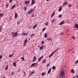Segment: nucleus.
Listing matches in <instances>:
<instances>
[{
    "mask_svg": "<svg viewBox=\"0 0 78 78\" xmlns=\"http://www.w3.org/2000/svg\"><path fill=\"white\" fill-rule=\"evenodd\" d=\"M41 44H44V41H42Z\"/></svg>",
    "mask_w": 78,
    "mask_h": 78,
    "instance_id": "de8ad7c7",
    "label": "nucleus"
},
{
    "mask_svg": "<svg viewBox=\"0 0 78 78\" xmlns=\"http://www.w3.org/2000/svg\"><path fill=\"white\" fill-rule=\"evenodd\" d=\"M67 4H68V2H65L63 3V6H66L67 5Z\"/></svg>",
    "mask_w": 78,
    "mask_h": 78,
    "instance_id": "423d86ee",
    "label": "nucleus"
},
{
    "mask_svg": "<svg viewBox=\"0 0 78 78\" xmlns=\"http://www.w3.org/2000/svg\"><path fill=\"white\" fill-rule=\"evenodd\" d=\"M51 68L49 69L48 71V74H49V73H50V72H51Z\"/></svg>",
    "mask_w": 78,
    "mask_h": 78,
    "instance_id": "f8f14e48",
    "label": "nucleus"
},
{
    "mask_svg": "<svg viewBox=\"0 0 78 78\" xmlns=\"http://www.w3.org/2000/svg\"><path fill=\"white\" fill-rule=\"evenodd\" d=\"M33 60H32L33 62H34L36 60V56H34L33 58Z\"/></svg>",
    "mask_w": 78,
    "mask_h": 78,
    "instance_id": "39448f33",
    "label": "nucleus"
},
{
    "mask_svg": "<svg viewBox=\"0 0 78 78\" xmlns=\"http://www.w3.org/2000/svg\"><path fill=\"white\" fill-rule=\"evenodd\" d=\"M73 78H75V77H73Z\"/></svg>",
    "mask_w": 78,
    "mask_h": 78,
    "instance_id": "69168bd1",
    "label": "nucleus"
},
{
    "mask_svg": "<svg viewBox=\"0 0 78 78\" xmlns=\"http://www.w3.org/2000/svg\"><path fill=\"white\" fill-rule=\"evenodd\" d=\"M34 3H35V1H34V0H32L31 6L33 5V4H34Z\"/></svg>",
    "mask_w": 78,
    "mask_h": 78,
    "instance_id": "6e6552de",
    "label": "nucleus"
},
{
    "mask_svg": "<svg viewBox=\"0 0 78 78\" xmlns=\"http://www.w3.org/2000/svg\"><path fill=\"white\" fill-rule=\"evenodd\" d=\"M1 26H0V30H1Z\"/></svg>",
    "mask_w": 78,
    "mask_h": 78,
    "instance_id": "4d7b16f0",
    "label": "nucleus"
},
{
    "mask_svg": "<svg viewBox=\"0 0 78 78\" xmlns=\"http://www.w3.org/2000/svg\"><path fill=\"white\" fill-rule=\"evenodd\" d=\"M32 17H35V15L33 14L32 16H31Z\"/></svg>",
    "mask_w": 78,
    "mask_h": 78,
    "instance_id": "c9c22d12",
    "label": "nucleus"
},
{
    "mask_svg": "<svg viewBox=\"0 0 78 78\" xmlns=\"http://www.w3.org/2000/svg\"><path fill=\"white\" fill-rule=\"evenodd\" d=\"M47 33H45L44 34V37L45 38H46L47 37Z\"/></svg>",
    "mask_w": 78,
    "mask_h": 78,
    "instance_id": "412c9836",
    "label": "nucleus"
},
{
    "mask_svg": "<svg viewBox=\"0 0 78 78\" xmlns=\"http://www.w3.org/2000/svg\"><path fill=\"white\" fill-rule=\"evenodd\" d=\"M1 19H0V20H1Z\"/></svg>",
    "mask_w": 78,
    "mask_h": 78,
    "instance_id": "338daca9",
    "label": "nucleus"
},
{
    "mask_svg": "<svg viewBox=\"0 0 78 78\" xmlns=\"http://www.w3.org/2000/svg\"><path fill=\"white\" fill-rule=\"evenodd\" d=\"M70 50L72 51V49H71Z\"/></svg>",
    "mask_w": 78,
    "mask_h": 78,
    "instance_id": "0e129e2a",
    "label": "nucleus"
},
{
    "mask_svg": "<svg viewBox=\"0 0 78 78\" xmlns=\"http://www.w3.org/2000/svg\"><path fill=\"white\" fill-rule=\"evenodd\" d=\"M76 77H77V78H78V76H76Z\"/></svg>",
    "mask_w": 78,
    "mask_h": 78,
    "instance_id": "052dcab7",
    "label": "nucleus"
},
{
    "mask_svg": "<svg viewBox=\"0 0 78 78\" xmlns=\"http://www.w3.org/2000/svg\"><path fill=\"white\" fill-rule=\"evenodd\" d=\"M13 66L15 67H16V62H14L13 63Z\"/></svg>",
    "mask_w": 78,
    "mask_h": 78,
    "instance_id": "72a5a7b5",
    "label": "nucleus"
},
{
    "mask_svg": "<svg viewBox=\"0 0 78 78\" xmlns=\"http://www.w3.org/2000/svg\"><path fill=\"white\" fill-rule=\"evenodd\" d=\"M64 22H65L64 21H62L61 23H59V25H63Z\"/></svg>",
    "mask_w": 78,
    "mask_h": 78,
    "instance_id": "9b49d317",
    "label": "nucleus"
},
{
    "mask_svg": "<svg viewBox=\"0 0 78 78\" xmlns=\"http://www.w3.org/2000/svg\"><path fill=\"white\" fill-rule=\"evenodd\" d=\"M75 28L78 29V24H75Z\"/></svg>",
    "mask_w": 78,
    "mask_h": 78,
    "instance_id": "a211bd4d",
    "label": "nucleus"
},
{
    "mask_svg": "<svg viewBox=\"0 0 78 78\" xmlns=\"http://www.w3.org/2000/svg\"><path fill=\"white\" fill-rule=\"evenodd\" d=\"M37 27V24H35L34 26L33 27V29H34L35 28H36V27Z\"/></svg>",
    "mask_w": 78,
    "mask_h": 78,
    "instance_id": "393cba45",
    "label": "nucleus"
},
{
    "mask_svg": "<svg viewBox=\"0 0 78 78\" xmlns=\"http://www.w3.org/2000/svg\"><path fill=\"white\" fill-rule=\"evenodd\" d=\"M36 64V63H34L33 64H32L31 65V67H33V66H35V65Z\"/></svg>",
    "mask_w": 78,
    "mask_h": 78,
    "instance_id": "5701e85b",
    "label": "nucleus"
},
{
    "mask_svg": "<svg viewBox=\"0 0 78 78\" xmlns=\"http://www.w3.org/2000/svg\"><path fill=\"white\" fill-rule=\"evenodd\" d=\"M8 69V66L7 65V67H6L5 68V70H7V69Z\"/></svg>",
    "mask_w": 78,
    "mask_h": 78,
    "instance_id": "7c9ffc66",
    "label": "nucleus"
},
{
    "mask_svg": "<svg viewBox=\"0 0 78 78\" xmlns=\"http://www.w3.org/2000/svg\"><path fill=\"white\" fill-rule=\"evenodd\" d=\"M47 40L48 41H51L52 40H51V37H50L48 38L47 39Z\"/></svg>",
    "mask_w": 78,
    "mask_h": 78,
    "instance_id": "4468645a",
    "label": "nucleus"
},
{
    "mask_svg": "<svg viewBox=\"0 0 78 78\" xmlns=\"http://www.w3.org/2000/svg\"><path fill=\"white\" fill-rule=\"evenodd\" d=\"M44 58L43 56H42L39 58L38 59V61L39 62Z\"/></svg>",
    "mask_w": 78,
    "mask_h": 78,
    "instance_id": "0eeeda50",
    "label": "nucleus"
},
{
    "mask_svg": "<svg viewBox=\"0 0 78 78\" xmlns=\"http://www.w3.org/2000/svg\"><path fill=\"white\" fill-rule=\"evenodd\" d=\"M24 9H25V10H27V7H24Z\"/></svg>",
    "mask_w": 78,
    "mask_h": 78,
    "instance_id": "37998d69",
    "label": "nucleus"
},
{
    "mask_svg": "<svg viewBox=\"0 0 78 78\" xmlns=\"http://www.w3.org/2000/svg\"><path fill=\"white\" fill-rule=\"evenodd\" d=\"M58 48L57 49L55 50L53 52H54V53H55V52H56V51H57V50H58Z\"/></svg>",
    "mask_w": 78,
    "mask_h": 78,
    "instance_id": "58836bf2",
    "label": "nucleus"
},
{
    "mask_svg": "<svg viewBox=\"0 0 78 78\" xmlns=\"http://www.w3.org/2000/svg\"><path fill=\"white\" fill-rule=\"evenodd\" d=\"M49 65H50V64L48 63L47 65V67H48V66H49Z\"/></svg>",
    "mask_w": 78,
    "mask_h": 78,
    "instance_id": "49530a36",
    "label": "nucleus"
},
{
    "mask_svg": "<svg viewBox=\"0 0 78 78\" xmlns=\"http://www.w3.org/2000/svg\"><path fill=\"white\" fill-rule=\"evenodd\" d=\"M62 17V15H59V17H60V18H61V17Z\"/></svg>",
    "mask_w": 78,
    "mask_h": 78,
    "instance_id": "79ce46f5",
    "label": "nucleus"
},
{
    "mask_svg": "<svg viewBox=\"0 0 78 78\" xmlns=\"http://www.w3.org/2000/svg\"><path fill=\"white\" fill-rule=\"evenodd\" d=\"M75 37H73V39H75Z\"/></svg>",
    "mask_w": 78,
    "mask_h": 78,
    "instance_id": "5fc2aeb1",
    "label": "nucleus"
},
{
    "mask_svg": "<svg viewBox=\"0 0 78 78\" xmlns=\"http://www.w3.org/2000/svg\"><path fill=\"white\" fill-rule=\"evenodd\" d=\"M54 53H55L54 52H52V53L49 56V58L51 57V56H52V55H53Z\"/></svg>",
    "mask_w": 78,
    "mask_h": 78,
    "instance_id": "6ab92c4d",
    "label": "nucleus"
},
{
    "mask_svg": "<svg viewBox=\"0 0 78 78\" xmlns=\"http://www.w3.org/2000/svg\"><path fill=\"white\" fill-rule=\"evenodd\" d=\"M3 78H5V77L4 76Z\"/></svg>",
    "mask_w": 78,
    "mask_h": 78,
    "instance_id": "680f3d73",
    "label": "nucleus"
},
{
    "mask_svg": "<svg viewBox=\"0 0 78 78\" xmlns=\"http://www.w3.org/2000/svg\"><path fill=\"white\" fill-rule=\"evenodd\" d=\"M12 2V0H10L9 1V2H10V3H11Z\"/></svg>",
    "mask_w": 78,
    "mask_h": 78,
    "instance_id": "ea45409f",
    "label": "nucleus"
},
{
    "mask_svg": "<svg viewBox=\"0 0 78 78\" xmlns=\"http://www.w3.org/2000/svg\"><path fill=\"white\" fill-rule=\"evenodd\" d=\"M24 76H23L24 77H25V75H26V73H25V72H24Z\"/></svg>",
    "mask_w": 78,
    "mask_h": 78,
    "instance_id": "a19ab883",
    "label": "nucleus"
},
{
    "mask_svg": "<svg viewBox=\"0 0 78 78\" xmlns=\"http://www.w3.org/2000/svg\"><path fill=\"white\" fill-rule=\"evenodd\" d=\"M62 6H61L59 8V9H58V11H61V10H62Z\"/></svg>",
    "mask_w": 78,
    "mask_h": 78,
    "instance_id": "2eb2a0df",
    "label": "nucleus"
},
{
    "mask_svg": "<svg viewBox=\"0 0 78 78\" xmlns=\"http://www.w3.org/2000/svg\"><path fill=\"white\" fill-rule=\"evenodd\" d=\"M66 33H67V32H68V30H66Z\"/></svg>",
    "mask_w": 78,
    "mask_h": 78,
    "instance_id": "864d4df0",
    "label": "nucleus"
},
{
    "mask_svg": "<svg viewBox=\"0 0 78 78\" xmlns=\"http://www.w3.org/2000/svg\"><path fill=\"white\" fill-rule=\"evenodd\" d=\"M44 75H45V74H46V73H44Z\"/></svg>",
    "mask_w": 78,
    "mask_h": 78,
    "instance_id": "13d9d810",
    "label": "nucleus"
},
{
    "mask_svg": "<svg viewBox=\"0 0 78 78\" xmlns=\"http://www.w3.org/2000/svg\"><path fill=\"white\" fill-rule=\"evenodd\" d=\"M2 56L0 55V59H2Z\"/></svg>",
    "mask_w": 78,
    "mask_h": 78,
    "instance_id": "8fccbe9b",
    "label": "nucleus"
},
{
    "mask_svg": "<svg viewBox=\"0 0 78 78\" xmlns=\"http://www.w3.org/2000/svg\"><path fill=\"white\" fill-rule=\"evenodd\" d=\"M49 0H46V1L47 2H48V1H49Z\"/></svg>",
    "mask_w": 78,
    "mask_h": 78,
    "instance_id": "bf43d9fd",
    "label": "nucleus"
},
{
    "mask_svg": "<svg viewBox=\"0 0 78 78\" xmlns=\"http://www.w3.org/2000/svg\"><path fill=\"white\" fill-rule=\"evenodd\" d=\"M27 41L28 40H27V39H26L24 40V43L23 44L24 46H25V45L27 44Z\"/></svg>",
    "mask_w": 78,
    "mask_h": 78,
    "instance_id": "20e7f679",
    "label": "nucleus"
},
{
    "mask_svg": "<svg viewBox=\"0 0 78 78\" xmlns=\"http://www.w3.org/2000/svg\"><path fill=\"white\" fill-rule=\"evenodd\" d=\"M45 25H46V26H48V23L47 22H46L45 23Z\"/></svg>",
    "mask_w": 78,
    "mask_h": 78,
    "instance_id": "bb28decb",
    "label": "nucleus"
},
{
    "mask_svg": "<svg viewBox=\"0 0 78 78\" xmlns=\"http://www.w3.org/2000/svg\"><path fill=\"white\" fill-rule=\"evenodd\" d=\"M14 74V72L13 71H12L11 73V75H13Z\"/></svg>",
    "mask_w": 78,
    "mask_h": 78,
    "instance_id": "f704fd0d",
    "label": "nucleus"
},
{
    "mask_svg": "<svg viewBox=\"0 0 78 78\" xmlns=\"http://www.w3.org/2000/svg\"><path fill=\"white\" fill-rule=\"evenodd\" d=\"M33 36H34V34H32L30 36V37H32Z\"/></svg>",
    "mask_w": 78,
    "mask_h": 78,
    "instance_id": "c03bdc74",
    "label": "nucleus"
},
{
    "mask_svg": "<svg viewBox=\"0 0 78 78\" xmlns=\"http://www.w3.org/2000/svg\"><path fill=\"white\" fill-rule=\"evenodd\" d=\"M28 34V33H26L23 32L22 34V35H23V36H27Z\"/></svg>",
    "mask_w": 78,
    "mask_h": 78,
    "instance_id": "1a4fd4ad",
    "label": "nucleus"
},
{
    "mask_svg": "<svg viewBox=\"0 0 78 78\" xmlns=\"http://www.w3.org/2000/svg\"><path fill=\"white\" fill-rule=\"evenodd\" d=\"M70 51V50L69 51Z\"/></svg>",
    "mask_w": 78,
    "mask_h": 78,
    "instance_id": "e2e57ef3",
    "label": "nucleus"
},
{
    "mask_svg": "<svg viewBox=\"0 0 78 78\" xmlns=\"http://www.w3.org/2000/svg\"><path fill=\"white\" fill-rule=\"evenodd\" d=\"M13 53L12 55H9V58H10V57H12L13 56H14V52H13Z\"/></svg>",
    "mask_w": 78,
    "mask_h": 78,
    "instance_id": "ddd939ff",
    "label": "nucleus"
},
{
    "mask_svg": "<svg viewBox=\"0 0 78 78\" xmlns=\"http://www.w3.org/2000/svg\"><path fill=\"white\" fill-rule=\"evenodd\" d=\"M46 60L45 59H44L43 60H42V62L43 63H45V62H46Z\"/></svg>",
    "mask_w": 78,
    "mask_h": 78,
    "instance_id": "aec40b11",
    "label": "nucleus"
},
{
    "mask_svg": "<svg viewBox=\"0 0 78 78\" xmlns=\"http://www.w3.org/2000/svg\"><path fill=\"white\" fill-rule=\"evenodd\" d=\"M9 6V5L8 4H7L6 5V8H8Z\"/></svg>",
    "mask_w": 78,
    "mask_h": 78,
    "instance_id": "a18cd8bd",
    "label": "nucleus"
},
{
    "mask_svg": "<svg viewBox=\"0 0 78 78\" xmlns=\"http://www.w3.org/2000/svg\"><path fill=\"white\" fill-rule=\"evenodd\" d=\"M55 12H54L51 15V17H53V16L55 15Z\"/></svg>",
    "mask_w": 78,
    "mask_h": 78,
    "instance_id": "4be33fe9",
    "label": "nucleus"
},
{
    "mask_svg": "<svg viewBox=\"0 0 78 78\" xmlns=\"http://www.w3.org/2000/svg\"><path fill=\"white\" fill-rule=\"evenodd\" d=\"M3 14V13H0V17H2Z\"/></svg>",
    "mask_w": 78,
    "mask_h": 78,
    "instance_id": "e433bc0d",
    "label": "nucleus"
},
{
    "mask_svg": "<svg viewBox=\"0 0 78 78\" xmlns=\"http://www.w3.org/2000/svg\"><path fill=\"white\" fill-rule=\"evenodd\" d=\"M65 75V73H64V72H63V71H62L61 73L60 74L59 76L61 78H65V77H64Z\"/></svg>",
    "mask_w": 78,
    "mask_h": 78,
    "instance_id": "f257e3e1",
    "label": "nucleus"
},
{
    "mask_svg": "<svg viewBox=\"0 0 78 78\" xmlns=\"http://www.w3.org/2000/svg\"><path fill=\"white\" fill-rule=\"evenodd\" d=\"M17 17V13H15V19H16Z\"/></svg>",
    "mask_w": 78,
    "mask_h": 78,
    "instance_id": "dca6fc26",
    "label": "nucleus"
},
{
    "mask_svg": "<svg viewBox=\"0 0 78 78\" xmlns=\"http://www.w3.org/2000/svg\"><path fill=\"white\" fill-rule=\"evenodd\" d=\"M16 7V4H14L13 6H12L11 9H13L14 8Z\"/></svg>",
    "mask_w": 78,
    "mask_h": 78,
    "instance_id": "f3484780",
    "label": "nucleus"
},
{
    "mask_svg": "<svg viewBox=\"0 0 78 78\" xmlns=\"http://www.w3.org/2000/svg\"><path fill=\"white\" fill-rule=\"evenodd\" d=\"M12 34L13 35H14L13 36V37H15V36H16L17 35V32H15V33H14V32H12Z\"/></svg>",
    "mask_w": 78,
    "mask_h": 78,
    "instance_id": "f03ea898",
    "label": "nucleus"
},
{
    "mask_svg": "<svg viewBox=\"0 0 78 78\" xmlns=\"http://www.w3.org/2000/svg\"><path fill=\"white\" fill-rule=\"evenodd\" d=\"M72 5L70 4H69L68 5V7H72Z\"/></svg>",
    "mask_w": 78,
    "mask_h": 78,
    "instance_id": "c756f323",
    "label": "nucleus"
},
{
    "mask_svg": "<svg viewBox=\"0 0 78 78\" xmlns=\"http://www.w3.org/2000/svg\"><path fill=\"white\" fill-rule=\"evenodd\" d=\"M42 76H44V73L43 72L42 74Z\"/></svg>",
    "mask_w": 78,
    "mask_h": 78,
    "instance_id": "09e8293b",
    "label": "nucleus"
},
{
    "mask_svg": "<svg viewBox=\"0 0 78 78\" xmlns=\"http://www.w3.org/2000/svg\"><path fill=\"white\" fill-rule=\"evenodd\" d=\"M64 34L63 33H62H62H61V35H62V34Z\"/></svg>",
    "mask_w": 78,
    "mask_h": 78,
    "instance_id": "603ef678",
    "label": "nucleus"
},
{
    "mask_svg": "<svg viewBox=\"0 0 78 78\" xmlns=\"http://www.w3.org/2000/svg\"><path fill=\"white\" fill-rule=\"evenodd\" d=\"M52 69L53 70H55V66H54L52 67Z\"/></svg>",
    "mask_w": 78,
    "mask_h": 78,
    "instance_id": "c85d7f7f",
    "label": "nucleus"
},
{
    "mask_svg": "<svg viewBox=\"0 0 78 78\" xmlns=\"http://www.w3.org/2000/svg\"><path fill=\"white\" fill-rule=\"evenodd\" d=\"M18 25H19V24H20V22H18Z\"/></svg>",
    "mask_w": 78,
    "mask_h": 78,
    "instance_id": "6e6d98bb",
    "label": "nucleus"
},
{
    "mask_svg": "<svg viewBox=\"0 0 78 78\" xmlns=\"http://www.w3.org/2000/svg\"><path fill=\"white\" fill-rule=\"evenodd\" d=\"M45 30V28H44L43 29V31H44Z\"/></svg>",
    "mask_w": 78,
    "mask_h": 78,
    "instance_id": "3c124183",
    "label": "nucleus"
},
{
    "mask_svg": "<svg viewBox=\"0 0 78 78\" xmlns=\"http://www.w3.org/2000/svg\"><path fill=\"white\" fill-rule=\"evenodd\" d=\"M21 59H22V61H23L24 60H25V59L24 58V57H23L21 58Z\"/></svg>",
    "mask_w": 78,
    "mask_h": 78,
    "instance_id": "473e14b6",
    "label": "nucleus"
},
{
    "mask_svg": "<svg viewBox=\"0 0 78 78\" xmlns=\"http://www.w3.org/2000/svg\"><path fill=\"white\" fill-rule=\"evenodd\" d=\"M34 73V71H32L31 72V73L30 74V75H31Z\"/></svg>",
    "mask_w": 78,
    "mask_h": 78,
    "instance_id": "a878e982",
    "label": "nucleus"
},
{
    "mask_svg": "<svg viewBox=\"0 0 78 78\" xmlns=\"http://www.w3.org/2000/svg\"><path fill=\"white\" fill-rule=\"evenodd\" d=\"M34 10V9H31L30 10V11H29L28 12V14H31V12H33V11Z\"/></svg>",
    "mask_w": 78,
    "mask_h": 78,
    "instance_id": "7ed1b4c3",
    "label": "nucleus"
},
{
    "mask_svg": "<svg viewBox=\"0 0 78 78\" xmlns=\"http://www.w3.org/2000/svg\"><path fill=\"white\" fill-rule=\"evenodd\" d=\"M44 45H43L40 48V50H43V49H44Z\"/></svg>",
    "mask_w": 78,
    "mask_h": 78,
    "instance_id": "9d476101",
    "label": "nucleus"
},
{
    "mask_svg": "<svg viewBox=\"0 0 78 78\" xmlns=\"http://www.w3.org/2000/svg\"><path fill=\"white\" fill-rule=\"evenodd\" d=\"M78 60H76L75 62V64H77V63H78Z\"/></svg>",
    "mask_w": 78,
    "mask_h": 78,
    "instance_id": "4c0bfd02",
    "label": "nucleus"
},
{
    "mask_svg": "<svg viewBox=\"0 0 78 78\" xmlns=\"http://www.w3.org/2000/svg\"><path fill=\"white\" fill-rule=\"evenodd\" d=\"M55 21V19H52V20L51 21V23H53Z\"/></svg>",
    "mask_w": 78,
    "mask_h": 78,
    "instance_id": "cd10ccee",
    "label": "nucleus"
},
{
    "mask_svg": "<svg viewBox=\"0 0 78 78\" xmlns=\"http://www.w3.org/2000/svg\"><path fill=\"white\" fill-rule=\"evenodd\" d=\"M74 70H73V69H71V73H74Z\"/></svg>",
    "mask_w": 78,
    "mask_h": 78,
    "instance_id": "2f4dec72",
    "label": "nucleus"
},
{
    "mask_svg": "<svg viewBox=\"0 0 78 78\" xmlns=\"http://www.w3.org/2000/svg\"><path fill=\"white\" fill-rule=\"evenodd\" d=\"M30 3V1H26L25 2V4H28V3Z\"/></svg>",
    "mask_w": 78,
    "mask_h": 78,
    "instance_id": "b1692460",
    "label": "nucleus"
}]
</instances>
